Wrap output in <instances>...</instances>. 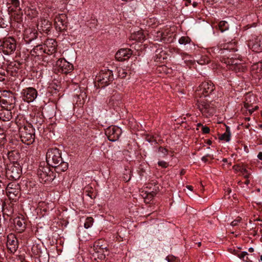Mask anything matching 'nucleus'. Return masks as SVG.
Wrapping results in <instances>:
<instances>
[{"label":"nucleus","mask_w":262,"mask_h":262,"mask_svg":"<svg viewBox=\"0 0 262 262\" xmlns=\"http://www.w3.org/2000/svg\"><path fill=\"white\" fill-rule=\"evenodd\" d=\"M214 90V85L211 81H205L199 86L196 92L198 108L204 115H211L214 112V110L211 103L204 98L209 96Z\"/></svg>","instance_id":"f257e3e1"},{"label":"nucleus","mask_w":262,"mask_h":262,"mask_svg":"<svg viewBox=\"0 0 262 262\" xmlns=\"http://www.w3.org/2000/svg\"><path fill=\"white\" fill-rule=\"evenodd\" d=\"M37 174L41 183L51 182L55 178L53 172L44 162L40 164Z\"/></svg>","instance_id":"f03ea898"},{"label":"nucleus","mask_w":262,"mask_h":262,"mask_svg":"<svg viewBox=\"0 0 262 262\" xmlns=\"http://www.w3.org/2000/svg\"><path fill=\"white\" fill-rule=\"evenodd\" d=\"M19 135L22 142L27 145L32 144L35 140V131L31 126H23L19 128Z\"/></svg>","instance_id":"7ed1b4c3"},{"label":"nucleus","mask_w":262,"mask_h":262,"mask_svg":"<svg viewBox=\"0 0 262 262\" xmlns=\"http://www.w3.org/2000/svg\"><path fill=\"white\" fill-rule=\"evenodd\" d=\"M61 153L56 148L48 149L46 154V161L47 164L52 167H56V165L61 162Z\"/></svg>","instance_id":"20e7f679"},{"label":"nucleus","mask_w":262,"mask_h":262,"mask_svg":"<svg viewBox=\"0 0 262 262\" xmlns=\"http://www.w3.org/2000/svg\"><path fill=\"white\" fill-rule=\"evenodd\" d=\"M114 79L113 72L108 69L101 70L96 77V81L99 86L104 87L110 83Z\"/></svg>","instance_id":"39448f33"},{"label":"nucleus","mask_w":262,"mask_h":262,"mask_svg":"<svg viewBox=\"0 0 262 262\" xmlns=\"http://www.w3.org/2000/svg\"><path fill=\"white\" fill-rule=\"evenodd\" d=\"M222 61L226 64L229 70L235 72L244 71L246 69V66L242 62V60L238 58L233 57L223 58Z\"/></svg>","instance_id":"423d86ee"},{"label":"nucleus","mask_w":262,"mask_h":262,"mask_svg":"<svg viewBox=\"0 0 262 262\" xmlns=\"http://www.w3.org/2000/svg\"><path fill=\"white\" fill-rule=\"evenodd\" d=\"M21 171L20 165L13 161V164L8 166L6 173L10 178L16 180L20 177Z\"/></svg>","instance_id":"0eeeda50"},{"label":"nucleus","mask_w":262,"mask_h":262,"mask_svg":"<svg viewBox=\"0 0 262 262\" xmlns=\"http://www.w3.org/2000/svg\"><path fill=\"white\" fill-rule=\"evenodd\" d=\"M15 40L12 37H9L3 41V52L6 55L12 54L16 50Z\"/></svg>","instance_id":"6e6552de"},{"label":"nucleus","mask_w":262,"mask_h":262,"mask_svg":"<svg viewBox=\"0 0 262 262\" xmlns=\"http://www.w3.org/2000/svg\"><path fill=\"white\" fill-rule=\"evenodd\" d=\"M57 42L53 39H48L46 40L44 43L43 52L48 54H52L56 51V47H57ZM38 49H42V48L40 46H37L34 50V52H36V50H38Z\"/></svg>","instance_id":"1a4fd4ad"},{"label":"nucleus","mask_w":262,"mask_h":262,"mask_svg":"<svg viewBox=\"0 0 262 262\" xmlns=\"http://www.w3.org/2000/svg\"><path fill=\"white\" fill-rule=\"evenodd\" d=\"M56 67L58 72L67 74L73 69V66L64 59H59L56 63Z\"/></svg>","instance_id":"9d476101"},{"label":"nucleus","mask_w":262,"mask_h":262,"mask_svg":"<svg viewBox=\"0 0 262 262\" xmlns=\"http://www.w3.org/2000/svg\"><path fill=\"white\" fill-rule=\"evenodd\" d=\"M121 129L118 126H110L105 130V134L111 141H117L121 134Z\"/></svg>","instance_id":"9b49d317"},{"label":"nucleus","mask_w":262,"mask_h":262,"mask_svg":"<svg viewBox=\"0 0 262 262\" xmlns=\"http://www.w3.org/2000/svg\"><path fill=\"white\" fill-rule=\"evenodd\" d=\"M248 46L253 51L260 52L262 51V35L254 36L250 40Z\"/></svg>","instance_id":"f8f14e48"},{"label":"nucleus","mask_w":262,"mask_h":262,"mask_svg":"<svg viewBox=\"0 0 262 262\" xmlns=\"http://www.w3.org/2000/svg\"><path fill=\"white\" fill-rule=\"evenodd\" d=\"M23 99L27 102H33L37 97V91L33 88H28L23 90Z\"/></svg>","instance_id":"ddd939ff"},{"label":"nucleus","mask_w":262,"mask_h":262,"mask_svg":"<svg viewBox=\"0 0 262 262\" xmlns=\"http://www.w3.org/2000/svg\"><path fill=\"white\" fill-rule=\"evenodd\" d=\"M67 23V17L64 14H60L56 16L54 24L56 30L62 31L65 29Z\"/></svg>","instance_id":"4468645a"},{"label":"nucleus","mask_w":262,"mask_h":262,"mask_svg":"<svg viewBox=\"0 0 262 262\" xmlns=\"http://www.w3.org/2000/svg\"><path fill=\"white\" fill-rule=\"evenodd\" d=\"M7 246L11 253L16 251L18 247V240L14 234H10L7 236Z\"/></svg>","instance_id":"2eb2a0df"},{"label":"nucleus","mask_w":262,"mask_h":262,"mask_svg":"<svg viewBox=\"0 0 262 262\" xmlns=\"http://www.w3.org/2000/svg\"><path fill=\"white\" fill-rule=\"evenodd\" d=\"M168 33V30H163V29L160 31H157L154 35L155 40L163 42L165 43H169L173 41V38L171 35L169 37H165L164 33Z\"/></svg>","instance_id":"dca6fc26"},{"label":"nucleus","mask_w":262,"mask_h":262,"mask_svg":"<svg viewBox=\"0 0 262 262\" xmlns=\"http://www.w3.org/2000/svg\"><path fill=\"white\" fill-rule=\"evenodd\" d=\"M132 54L131 50L127 48L121 49L116 53L115 57L118 61H122L128 59Z\"/></svg>","instance_id":"f3484780"},{"label":"nucleus","mask_w":262,"mask_h":262,"mask_svg":"<svg viewBox=\"0 0 262 262\" xmlns=\"http://www.w3.org/2000/svg\"><path fill=\"white\" fill-rule=\"evenodd\" d=\"M251 74L255 78H262V62L254 63L251 66Z\"/></svg>","instance_id":"a211bd4d"},{"label":"nucleus","mask_w":262,"mask_h":262,"mask_svg":"<svg viewBox=\"0 0 262 262\" xmlns=\"http://www.w3.org/2000/svg\"><path fill=\"white\" fill-rule=\"evenodd\" d=\"M24 38L27 42H31L37 38V32L34 29L28 28L24 31Z\"/></svg>","instance_id":"6ab92c4d"},{"label":"nucleus","mask_w":262,"mask_h":262,"mask_svg":"<svg viewBox=\"0 0 262 262\" xmlns=\"http://www.w3.org/2000/svg\"><path fill=\"white\" fill-rule=\"evenodd\" d=\"M12 118L11 110L2 107L0 110V119L4 121H8Z\"/></svg>","instance_id":"aec40b11"},{"label":"nucleus","mask_w":262,"mask_h":262,"mask_svg":"<svg viewBox=\"0 0 262 262\" xmlns=\"http://www.w3.org/2000/svg\"><path fill=\"white\" fill-rule=\"evenodd\" d=\"M145 35L142 30L134 32L131 34L130 37V39L139 42L143 41L145 39Z\"/></svg>","instance_id":"412c9836"},{"label":"nucleus","mask_w":262,"mask_h":262,"mask_svg":"<svg viewBox=\"0 0 262 262\" xmlns=\"http://www.w3.org/2000/svg\"><path fill=\"white\" fill-rule=\"evenodd\" d=\"M50 27V21L44 18H41L37 24L38 29L43 32L49 31Z\"/></svg>","instance_id":"4be33fe9"},{"label":"nucleus","mask_w":262,"mask_h":262,"mask_svg":"<svg viewBox=\"0 0 262 262\" xmlns=\"http://www.w3.org/2000/svg\"><path fill=\"white\" fill-rule=\"evenodd\" d=\"M2 102L5 105L3 107L11 110L14 107L15 99L13 96H11L7 99H3Z\"/></svg>","instance_id":"5701e85b"},{"label":"nucleus","mask_w":262,"mask_h":262,"mask_svg":"<svg viewBox=\"0 0 262 262\" xmlns=\"http://www.w3.org/2000/svg\"><path fill=\"white\" fill-rule=\"evenodd\" d=\"M14 224L16 229L21 232L25 228V223L24 220L20 217H16L14 220Z\"/></svg>","instance_id":"b1692460"},{"label":"nucleus","mask_w":262,"mask_h":262,"mask_svg":"<svg viewBox=\"0 0 262 262\" xmlns=\"http://www.w3.org/2000/svg\"><path fill=\"white\" fill-rule=\"evenodd\" d=\"M55 169L57 172H60L66 171L68 168V164L67 162L61 161V163L56 165V167H54Z\"/></svg>","instance_id":"393cba45"},{"label":"nucleus","mask_w":262,"mask_h":262,"mask_svg":"<svg viewBox=\"0 0 262 262\" xmlns=\"http://www.w3.org/2000/svg\"><path fill=\"white\" fill-rule=\"evenodd\" d=\"M101 246H100L99 245V242H96V243H95L94 244V250L96 251V252L102 253L101 255L100 256V258L101 259H102V258H105V254L104 253V249H103L104 248H101Z\"/></svg>","instance_id":"a878e982"},{"label":"nucleus","mask_w":262,"mask_h":262,"mask_svg":"<svg viewBox=\"0 0 262 262\" xmlns=\"http://www.w3.org/2000/svg\"><path fill=\"white\" fill-rule=\"evenodd\" d=\"M218 28L222 32H223L229 28V25L226 21H221L218 24Z\"/></svg>","instance_id":"bb28decb"},{"label":"nucleus","mask_w":262,"mask_h":262,"mask_svg":"<svg viewBox=\"0 0 262 262\" xmlns=\"http://www.w3.org/2000/svg\"><path fill=\"white\" fill-rule=\"evenodd\" d=\"M86 97V93L82 92L79 95H77L76 102H79L80 105L83 104L84 102V98Z\"/></svg>","instance_id":"cd10ccee"},{"label":"nucleus","mask_w":262,"mask_h":262,"mask_svg":"<svg viewBox=\"0 0 262 262\" xmlns=\"http://www.w3.org/2000/svg\"><path fill=\"white\" fill-rule=\"evenodd\" d=\"M233 168L236 171H239L242 174L247 172V170L243 165H236L233 166Z\"/></svg>","instance_id":"c85d7f7f"},{"label":"nucleus","mask_w":262,"mask_h":262,"mask_svg":"<svg viewBox=\"0 0 262 262\" xmlns=\"http://www.w3.org/2000/svg\"><path fill=\"white\" fill-rule=\"evenodd\" d=\"M155 194L156 193L154 192H149L146 194V195L144 196V202L146 203H149L153 199Z\"/></svg>","instance_id":"c756f323"},{"label":"nucleus","mask_w":262,"mask_h":262,"mask_svg":"<svg viewBox=\"0 0 262 262\" xmlns=\"http://www.w3.org/2000/svg\"><path fill=\"white\" fill-rule=\"evenodd\" d=\"M94 219L92 217H88L86 219L84 224L85 228L88 229L93 225Z\"/></svg>","instance_id":"7c9ffc66"},{"label":"nucleus","mask_w":262,"mask_h":262,"mask_svg":"<svg viewBox=\"0 0 262 262\" xmlns=\"http://www.w3.org/2000/svg\"><path fill=\"white\" fill-rule=\"evenodd\" d=\"M190 39L189 37L187 36H182L179 40V42L181 45H185L186 44L190 43Z\"/></svg>","instance_id":"2f4dec72"},{"label":"nucleus","mask_w":262,"mask_h":262,"mask_svg":"<svg viewBox=\"0 0 262 262\" xmlns=\"http://www.w3.org/2000/svg\"><path fill=\"white\" fill-rule=\"evenodd\" d=\"M117 72L118 74V76L122 78H125L127 75L126 70L122 68H119L117 69Z\"/></svg>","instance_id":"473e14b6"},{"label":"nucleus","mask_w":262,"mask_h":262,"mask_svg":"<svg viewBox=\"0 0 262 262\" xmlns=\"http://www.w3.org/2000/svg\"><path fill=\"white\" fill-rule=\"evenodd\" d=\"M231 134L224 133L220 137V139L226 142H228L230 140Z\"/></svg>","instance_id":"72a5a7b5"},{"label":"nucleus","mask_w":262,"mask_h":262,"mask_svg":"<svg viewBox=\"0 0 262 262\" xmlns=\"http://www.w3.org/2000/svg\"><path fill=\"white\" fill-rule=\"evenodd\" d=\"M209 61H210V59H209V58L208 57L203 56L201 58V59H200L198 61V62L200 64L203 65L205 64L208 63L209 62Z\"/></svg>","instance_id":"f704fd0d"},{"label":"nucleus","mask_w":262,"mask_h":262,"mask_svg":"<svg viewBox=\"0 0 262 262\" xmlns=\"http://www.w3.org/2000/svg\"><path fill=\"white\" fill-rule=\"evenodd\" d=\"M9 2L16 9H18V10H20L19 0H9Z\"/></svg>","instance_id":"c9c22d12"},{"label":"nucleus","mask_w":262,"mask_h":262,"mask_svg":"<svg viewBox=\"0 0 262 262\" xmlns=\"http://www.w3.org/2000/svg\"><path fill=\"white\" fill-rule=\"evenodd\" d=\"M17 154V152L16 151H11L8 152V157L11 161H13L15 159L13 158V157Z\"/></svg>","instance_id":"e433bc0d"},{"label":"nucleus","mask_w":262,"mask_h":262,"mask_svg":"<svg viewBox=\"0 0 262 262\" xmlns=\"http://www.w3.org/2000/svg\"><path fill=\"white\" fill-rule=\"evenodd\" d=\"M6 191L7 194L9 196V197H11V194H14L15 191H14V190L8 185L6 189Z\"/></svg>","instance_id":"4c0bfd02"},{"label":"nucleus","mask_w":262,"mask_h":262,"mask_svg":"<svg viewBox=\"0 0 262 262\" xmlns=\"http://www.w3.org/2000/svg\"><path fill=\"white\" fill-rule=\"evenodd\" d=\"M158 164L162 168H167L168 166V164L164 161H159Z\"/></svg>","instance_id":"58836bf2"},{"label":"nucleus","mask_w":262,"mask_h":262,"mask_svg":"<svg viewBox=\"0 0 262 262\" xmlns=\"http://www.w3.org/2000/svg\"><path fill=\"white\" fill-rule=\"evenodd\" d=\"M235 255H237V256L241 258V259H244V258L245 257V256L247 255H248V253L247 252H242V253H241L240 254H237L236 253V252H235V251H234V253H233Z\"/></svg>","instance_id":"ea45409f"},{"label":"nucleus","mask_w":262,"mask_h":262,"mask_svg":"<svg viewBox=\"0 0 262 262\" xmlns=\"http://www.w3.org/2000/svg\"><path fill=\"white\" fill-rule=\"evenodd\" d=\"M156 53L157 56H158V54H160V56L158 57L159 58V59H165V57L163 56L164 55L165 53L163 51H160L159 49H158L156 50Z\"/></svg>","instance_id":"a19ab883"},{"label":"nucleus","mask_w":262,"mask_h":262,"mask_svg":"<svg viewBox=\"0 0 262 262\" xmlns=\"http://www.w3.org/2000/svg\"><path fill=\"white\" fill-rule=\"evenodd\" d=\"M163 30H166V31L168 30V33H167H167H164V36L165 37H169L170 35H171L172 37V38L173 39V34H172V33L171 32L170 28L167 27V28H166L165 29H163Z\"/></svg>","instance_id":"79ce46f5"},{"label":"nucleus","mask_w":262,"mask_h":262,"mask_svg":"<svg viewBox=\"0 0 262 262\" xmlns=\"http://www.w3.org/2000/svg\"><path fill=\"white\" fill-rule=\"evenodd\" d=\"M241 218L238 217L237 219L235 220L234 221H232L231 223V225L232 226H236L238 223L241 221Z\"/></svg>","instance_id":"37998d69"},{"label":"nucleus","mask_w":262,"mask_h":262,"mask_svg":"<svg viewBox=\"0 0 262 262\" xmlns=\"http://www.w3.org/2000/svg\"><path fill=\"white\" fill-rule=\"evenodd\" d=\"M202 130L204 134H208L210 132V129L207 126H202Z\"/></svg>","instance_id":"c03bdc74"},{"label":"nucleus","mask_w":262,"mask_h":262,"mask_svg":"<svg viewBox=\"0 0 262 262\" xmlns=\"http://www.w3.org/2000/svg\"><path fill=\"white\" fill-rule=\"evenodd\" d=\"M21 19V13L19 12V13H17L16 16L14 17V19L17 21H20Z\"/></svg>","instance_id":"a18cd8bd"},{"label":"nucleus","mask_w":262,"mask_h":262,"mask_svg":"<svg viewBox=\"0 0 262 262\" xmlns=\"http://www.w3.org/2000/svg\"><path fill=\"white\" fill-rule=\"evenodd\" d=\"M8 74V72L4 70H2L0 71V76H3L4 77H6L7 75Z\"/></svg>","instance_id":"49530a36"},{"label":"nucleus","mask_w":262,"mask_h":262,"mask_svg":"<svg viewBox=\"0 0 262 262\" xmlns=\"http://www.w3.org/2000/svg\"><path fill=\"white\" fill-rule=\"evenodd\" d=\"M159 151L163 153L165 155H166V154L167 152V150H166V149L162 148V147L159 148Z\"/></svg>","instance_id":"de8ad7c7"},{"label":"nucleus","mask_w":262,"mask_h":262,"mask_svg":"<svg viewBox=\"0 0 262 262\" xmlns=\"http://www.w3.org/2000/svg\"><path fill=\"white\" fill-rule=\"evenodd\" d=\"M209 155H207L206 156H204L202 158V160L204 162H206L207 161V157H208Z\"/></svg>","instance_id":"09e8293b"},{"label":"nucleus","mask_w":262,"mask_h":262,"mask_svg":"<svg viewBox=\"0 0 262 262\" xmlns=\"http://www.w3.org/2000/svg\"><path fill=\"white\" fill-rule=\"evenodd\" d=\"M244 176V177L246 178V179H248L249 177V176L250 175V173H249L248 171L247 173H245L244 174H243Z\"/></svg>","instance_id":"8fccbe9b"},{"label":"nucleus","mask_w":262,"mask_h":262,"mask_svg":"<svg viewBox=\"0 0 262 262\" xmlns=\"http://www.w3.org/2000/svg\"><path fill=\"white\" fill-rule=\"evenodd\" d=\"M225 133L231 134L230 131V128L229 126H226Z\"/></svg>","instance_id":"3c124183"},{"label":"nucleus","mask_w":262,"mask_h":262,"mask_svg":"<svg viewBox=\"0 0 262 262\" xmlns=\"http://www.w3.org/2000/svg\"><path fill=\"white\" fill-rule=\"evenodd\" d=\"M257 158L259 160H262V152H260L258 153V154L257 155Z\"/></svg>","instance_id":"603ef678"},{"label":"nucleus","mask_w":262,"mask_h":262,"mask_svg":"<svg viewBox=\"0 0 262 262\" xmlns=\"http://www.w3.org/2000/svg\"><path fill=\"white\" fill-rule=\"evenodd\" d=\"M186 188L190 191H192V190H193V187L190 185H187L186 186Z\"/></svg>","instance_id":"864d4df0"},{"label":"nucleus","mask_w":262,"mask_h":262,"mask_svg":"<svg viewBox=\"0 0 262 262\" xmlns=\"http://www.w3.org/2000/svg\"><path fill=\"white\" fill-rule=\"evenodd\" d=\"M5 77H4V76H0V81H3L5 80Z\"/></svg>","instance_id":"5fc2aeb1"},{"label":"nucleus","mask_w":262,"mask_h":262,"mask_svg":"<svg viewBox=\"0 0 262 262\" xmlns=\"http://www.w3.org/2000/svg\"><path fill=\"white\" fill-rule=\"evenodd\" d=\"M248 251L251 253L254 252V248L252 247L249 248L248 249Z\"/></svg>","instance_id":"6e6d98bb"},{"label":"nucleus","mask_w":262,"mask_h":262,"mask_svg":"<svg viewBox=\"0 0 262 262\" xmlns=\"http://www.w3.org/2000/svg\"><path fill=\"white\" fill-rule=\"evenodd\" d=\"M232 45V43L230 44V45ZM226 46H227V47L226 48H224V49H225V50H229L230 49L229 47V44L228 43V44L226 45Z\"/></svg>","instance_id":"4d7b16f0"},{"label":"nucleus","mask_w":262,"mask_h":262,"mask_svg":"<svg viewBox=\"0 0 262 262\" xmlns=\"http://www.w3.org/2000/svg\"><path fill=\"white\" fill-rule=\"evenodd\" d=\"M1 47L2 50H3V41L0 40V48Z\"/></svg>","instance_id":"13d9d810"},{"label":"nucleus","mask_w":262,"mask_h":262,"mask_svg":"<svg viewBox=\"0 0 262 262\" xmlns=\"http://www.w3.org/2000/svg\"><path fill=\"white\" fill-rule=\"evenodd\" d=\"M245 184L246 185H248V184L249 183V180H247L246 181H245Z\"/></svg>","instance_id":"bf43d9fd"},{"label":"nucleus","mask_w":262,"mask_h":262,"mask_svg":"<svg viewBox=\"0 0 262 262\" xmlns=\"http://www.w3.org/2000/svg\"><path fill=\"white\" fill-rule=\"evenodd\" d=\"M196 5H197V3L196 2H194L193 3V7H195Z\"/></svg>","instance_id":"052dcab7"},{"label":"nucleus","mask_w":262,"mask_h":262,"mask_svg":"<svg viewBox=\"0 0 262 262\" xmlns=\"http://www.w3.org/2000/svg\"><path fill=\"white\" fill-rule=\"evenodd\" d=\"M197 245L199 247H200L201 246V242H198L197 243Z\"/></svg>","instance_id":"680f3d73"},{"label":"nucleus","mask_w":262,"mask_h":262,"mask_svg":"<svg viewBox=\"0 0 262 262\" xmlns=\"http://www.w3.org/2000/svg\"><path fill=\"white\" fill-rule=\"evenodd\" d=\"M245 119L247 121H249L250 118L249 117L246 118Z\"/></svg>","instance_id":"e2e57ef3"},{"label":"nucleus","mask_w":262,"mask_h":262,"mask_svg":"<svg viewBox=\"0 0 262 262\" xmlns=\"http://www.w3.org/2000/svg\"><path fill=\"white\" fill-rule=\"evenodd\" d=\"M260 260L262 261V255L260 256Z\"/></svg>","instance_id":"0e129e2a"},{"label":"nucleus","mask_w":262,"mask_h":262,"mask_svg":"<svg viewBox=\"0 0 262 262\" xmlns=\"http://www.w3.org/2000/svg\"><path fill=\"white\" fill-rule=\"evenodd\" d=\"M260 127L262 128V124L260 125Z\"/></svg>","instance_id":"69168bd1"},{"label":"nucleus","mask_w":262,"mask_h":262,"mask_svg":"<svg viewBox=\"0 0 262 262\" xmlns=\"http://www.w3.org/2000/svg\"><path fill=\"white\" fill-rule=\"evenodd\" d=\"M257 221H260V220L259 219H256Z\"/></svg>","instance_id":"338daca9"},{"label":"nucleus","mask_w":262,"mask_h":262,"mask_svg":"<svg viewBox=\"0 0 262 262\" xmlns=\"http://www.w3.org/2000/svg\"><path fill=\"white\" fill-rule=\"evenodd\" d=\"M223 161H227V160H226V159H224V160H223Z\"/></svg>","instance_id":"774afa93"}]
</instances>
